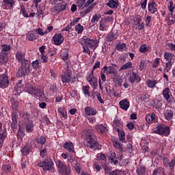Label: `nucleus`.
<instances>
[{
  "label": "nucleus",
  "instance_id": "f257e3e1",
  "mask_svg": "<svg viewBox=\"0 0 175 175\" xmlns=\"http://www.w3.org/2000/svg\"><path fill=\"white\" fill-rule=\"evenodd\" d=\"M82 136L85 137L87 144L86 147L90 150H99V142L92 129H85L82 132Z\"/></svg>",
  "mask_w": 175,
  "mask_h": 175
},
{
  "label": "nucleus",
  "instance_id": "f03ea898",
  "mask_svg": "<svg viewBox=\"0 0 175 175\" xmlns=\"http://www.w3.org/2000/svg\"><path fill=\"white\" fill-rule=\"evenodd\" d=\"M29 68H31V62H25V63H22L18 69L17 77H23L29 75V72H31Z\"/></svg>",
  "mask_w": 175,
  "mask_h": 175
},
{
  "label": "nucleus",
  "instance_id": "7ed1b4c3",
  "mask_svg": "<svg viewBox=\"0 0 175 175\" xmlns=\"http://www.w3.org/2000/svg\"><path fill=\"white\" fill-rule=\"evenodd\" d=\"M154 132L160 136H169L170 135V127L163 124H157Z\"/></svg>",
  "mask_w": 175,
  "mask_h": 175
},
{
  "label": "nucleus",
  "instance_id": "20e7f679",
  "mask_svg": "<svg viewBox=\"0 0 175 175\" xmlns=\"http://www.w3.org/2000/svg\"><path fill=\"white\" fill-rule=\"evenodd\" d=\"M38 166H39V167H42V170L49 172V170H51L53 169L54 162H53L52 159H46L38 163Z\"/></svg>",
  "mask_w": 175,
  "mask_h": 175
},
{
  "label": "nucleus",
  "instance_id": "39448f33",
  "mask_svg": "<svg viewBox=\"0 0 175 175\" xmlns=\"http://www.w3.org/2000/svg\"><path fill=\"white\" fill-rule=\"evenodd\" d=\"M56 166L61 174L62 175H68L70 174V169L66 167V164L64 163L61 160H57L55 161Z\"/></svg>",
  "mask_w": 175,
  "mask_h": 175
},
{
  "label": "nucleus",
  "instance_id": "423d86ee",
  "mask_svg": "<svg viewBox=\"0 0 175 175\" xmlns=\"http://www.w3.org/2000/svg\"><path fill=\"white\" fill-rule=\"evenodd\" d=\"M95 0H88L85 3V6L87 8L83 10L82 12H81V17H85V16H87L88 13H91L92 10H94V8L96 6V3H93Z\"/></svg>",
  "mask_w": 175,
  "mask_h": 175
},
{
  "label": "nucleus",
  "instance_id": "0eeeda50",
  "mask_svg": "<svg viewBox=\"0 0 175 175\" xmlns=\"http://www.w3.org/2000/svg\"><path fill=\"white\" fill-rule=\"evenodd\" d=\"M113 66H104L102 68L103 73H106V75H113V77H117L118 75V70H117V66L116 64H112Z\"/></svg>",
  "mask_w": 175,
  "mask_h": 175
},
{
  "label": "nucleus",
  "instance_id": "6e6552de",
  "mask_svg": "<svg viewBox=\"0 0 175 175\" xmlns=\"http://www.w3.org/2000/svg\"><path fill=\"white\" fill-rule=\"evenodd\" d=\"M15 58L16 61L21 64H25L26 62H30L28 61V59H25V53L21 51H18L15 55Z\"/></svg>",
  "mask_w": 175,
  "mask_h": 175
},
{
  "label": "nucleus",
  "instance_id": "1a4fd4ad",
  "mask_svg": "<svg viewBox=\"0 0 175 175\" xmlns=\"http://www.w3.org/2000/svg\"><path fill=\"white\" fill-rule=\"evenodd\" d=\"M72 79V70L68 69L61 75V80L62 83H69Z\"/></svg>",
  "mask_w": 175,
  "mask_h": 175
},
{
  "label": "nucleus",
  "instance_id": "9d476101",
  "mask_svg": "<svg viewBox=\"0 0 175 175\" xmlns=\"http://www.w3.org/2000/svg\"><path fill=\"white\" fill-rule=\"evenodd\" d=\"M86 80L89 82V84L93 87L94 90H96V88H98V78L95 77L92 75H89L86 77Z\"/></svg>",
  "mask_w": 175,
  "mask_h": 175
},
{
  "label": "nucleus",
  "instance_id": "9b49d317",
  "mask_svg": "<svg viewBox=\"0 0 175 175\" xmlns=\"http://www.w3.org/2000/svg\"><path fill=\"white\" fill-rule=\"evenodd\" d=\"M14 5H16L14 0H3L2 2L3 9L6 10H12Z\"/></svg>",
  "mask_w": 175,
  "mask_h": 175
},
{
  "label": "nucleus",
  "instance_id": "f8f14e48",
  "mask_svg": "<svg viewBox=\"0 0 175 175\" xmlns=\"http://www.w3.org/2000/svg\"><path fill=\"white\" fill-rule=\"evenodd\" d=\"M64 36H62V33H57L53 36V44L55 46H59L64 43Z\"/></svg>",
  "mask_w": 175,
  "mask_h": 175
},
{
  "label": "nucleus",
  "instance_id": "ddd939ff",
  "mask_svg": "<svg viewBox=\"0 0 175 175\" xmlns=\"http://www.w3.org/2000/svg\"><path fill=\"white\" fill-rule=\"evenodd\" d=\"M83 42L81 43V44H83L90 49H93V47H95L96 46V41L90 39L85 36L83 38Z\"/></svg>",
  "mask_w": 175,
  "mask_h": 175
},
{
  "label": "nucleus",
  "instance_id": "4468645a",
  "mask_svg": "<svg viewBox=\"0 0 175 175\" xmlns=\"http://www.w3.org/2000/svg\"><path fill=\"white\" fill-rule=\"evenodd\" d=\"M9 85V78L6 75L0 74V87L1 88H6Z\"/></svg>",
  "mask_w": 175,
  "mask_h": 175
},
{
  "label": "nucleus",
  "instance_id": "2eb2a0df",
  "mask_svg": "<svg viewBox=\"0 0 175 175\" xmlns=\"http://www.w3.org/2000/svg\"><path fill=\"white\" fill-rule=\"evenodd\" d=\"M148 10L151 14H155L158 12V4L154 1L148 3Z\"/></svg>",
  "mask_w": 175,
  "mask_h": 175
},
{
  "label": "nucleus",
  "instance_id": "dca6fc26",
  "mask_svg": "<svg viewBox=\"0 0 175 175\" xmlns=\"http://www.w3.org/2000/svg\"><path fill=\"white\" fill-rule=\"evenodd\" d=\"M142 80V77H140V76H139V73L138 72H133L131 75L130 77L129 78V81H130V83H131V84H133V83H140Z\"/></svg>",
  "mask_w": 175,
  "mask_h": 175
},
{
  "label": "nucleus",
  "instance_id": "f3484780",
  "mask_svg": "<svg viewBox=\"0 0 175 175\" xmlns=\"http://www.w3.org/2000/svg\"><path fill=\"white\" fill-rule=\"evenodd\" d=\"M118 157L114 152H111L108 155V161L111 165H118Z\"/></svg>",
  "mask_w": 175,
  "mask_h": 175
},
{
  "label": "nucleus",
  "instance_id": "a211bd4d",
  "mask_svg": "<svg viewBox=\"0 0 175 175\" xmlns=\"http://www.w3.org/2000/svg\"><path fill=\"white\" fill-rule=\"evenodd\" d=\"M24 124L25 126L26 132L27 133H31L33 132V126H35V125H33V121L32 120L25 121Z\"/></svg>",
  "mask_w": 175,
  "mask_h": 175
},
{
  "label": "nucleus",
  "instance_id": "6ab92c4d",
  "mask_svg": "<svg viewBox=\"0 0 175 175\" xmlns=\"http://www.w3.org/2000/svg\"><path fill=\"white\" fill-rule=\"evenodd\" d=\"M170 89H169V88H165L163 91V96L169 103H172L174 99L170 98Z\"/></svg>",
  "mask_w": 175,
  "mask_h": 175
},
{
  "label": "nucleus",
  "instance_id": "aec40b11",
  "mask_svg": "<svg viewBox=\"0 0 175 175\" xmlns=\"http://www.w3.org/2000/svg\"><path fill=\"white\" fill-rule=\"evenodd\" d=\"M63 147L67 150L70 154H73V152H75V146H73V144L70 142H66Z\"/></svg>",
  "mask_w": 175,
  "mask_h": 175
},
{
  "label": "nucleus",
  "instance_id": "412c9836",
  "mask_svg": "<svg viewBox=\"0 0 175 175\" xmlns=\"http://www.w3.org/2000/svg\"><path fill=\"white\" fill-rule=\"evenodd\" d=\"M33 95L37 99H39V100H44V99H46L44 93H43L40 89L37 88Z\"/></svg>",
  "mask_w": 175,
  "mask_h": 175
},
{
  "label": "nucleus",
  "instance_id": "4be33fe9",
  "mask_svg": "<svg viewBox=\"0 0 175 175\" xmlns=\"http://www.w3.org/2000/svg\"><path fill=\"white\" fill-rule=\"evenodd\" d=\"M119 103L120 109H122V110H128V109H129V106H131L128 99L122 100Z\"/></svg>",
  "mask_w": 175,
  "mask_h": 175
},
{
  "label": "nucleus",
  "instance_id": "5701e85b",
  "mask_svg": "<svg viewBox=\"0 0 175 175\" xmlns=\"http://www.w3.org/2000/svg\"><path fill=\"white\" fill-rule=\"evenodd\" d=\"M38 38L39 36L33 31L29 33L26 36V39H27V40H29V42H34V40H36V39H38Z\"/></svg>",
  "mask_w": 175,
  "mask_h": 175
},
{
  "label": "nucleus",
  "instance_id": "b1692460",
  "mask_svg": "<svg viewBox=\"0 0 175 175\" xmlns=\"http://www.w3.org/2000/svg\"><path fill=\"white\" fill-rule=\"evenodd\" d=\"M122 125L123 123L121 120H119V118L117 117L115 118L112 124L113 128H115L117 131V128H122Z\"/></svg>",
  "mask_w": 175,
  "mask_h": 175
},
{
  "label": "nucleus",
  "instance_id": "393cba45",
  "mask_svg": "<svg viewBox=\"0 0 175 175\" xmlns=\"http://www.w3.org/2000/svg\"><path fill=\"white\" fill-rule=\"evenodd\" d=\"M16 136L19 140H23V138L25 136V130L21 126H19Z\"/></svg>",
  "mask_w": 175,
  "mask_h": 175
},
{
  "label": "nucleus",
  "instance_id": "a878e982",
  "mask_svg": "<svg viewBox=\"0 0 175 175\" xmlns=\"http://www.w3.org/2000/svg\"><path fill=\"white\" fill-rule=\"evenodd\" d=\"M107 5L111 9H117L118 8V0H109Z\"/></svg>",
  "mask_w": 175,
  "mask_h": 175
},
{
  "label": "nucleus",
  "instance_id": "bb28decb",
  "mask_svg": "<svg viewBox=\"0 0 175 175\" xmlns=\"http://www.w3.org/2000/svg\"><path fill=\"white\" fill-rule=\"evenodd\" d=\"M116 131L118 133L120 142H122V143H126V141L125 140V133L122 131V130H120V128H117Z\"/></svg>",
  "mask_w": 175,
  "mask_h": 175
},
{
  "label": "nucleus",
  "instance_id": "cd10ccee",
  "mask_svg": "<svg viewBox=\"0 0 175 175\" xmlns=\"http://www.w3.org/2000/svg\"><path fill=\"white\" fill-rule=\"evenodd\" d=\"M96 129L97 132H98V133H101V135H103V133H106V132H107V128L103 126V124H98L96 126Z\"/></svg>",
  "mask_w": 175,
  "mask_h": 175
},
{
  "label": "nucleus",
  "instance_id": "c85d7f7f",
  "mask_svg": "<svg viewBox=\"0 0 175 175\" xmlns=\"http://www.w3.org/2000/svg\"><path fill=\"white\" fill-rule=\"evenodd\" d=\"M8 53H0V64H8Z\"/></svg>",
  "mask_w": 175,
  "mask_h": 175
},
{
  "label": "nucleus",
  "instance_id": "c756f323",
  "mask_svg": "<svg viewBox=\"0 0 175 175\" xmlns=\"http://www.w3.org/2000/svg\"><path fill=\"white\" fill-rule=\"evenodd\" d=\"M155 113H152L146 115V121L148 124H151L153 121H155Z\"/></svg>",
  "mask_w": 175,
  "mask_h": 175
},
{
  "label": "nucleus",
  "instance_id": "7c9ffc66",
  "mask_svg": "<svg viewBox=\"0 0 175 175\" xmlns=\"http://www.w3.org/2000/svg\"><path fill=\"white\" fill-rule=\"evenodd\" d=\"M108 29L109 26L107 25V23L106 22V21L101 20L100 21V31H107Z\"/></svg>",
  "mask_w": 175,
  "mask_h": 175
},
{
  "label": "nucleus",
  "instance_id": "2f4dec72",
  "mask_svg": "<svg viewBox=\"0 0 175 175\" xmlns=\"http://www.w3.org/2000/svg\"><path fill=\"white\" fill-rule=\"evenodd\" d=\"M174 54L169 52H166L164 54V58L166 61L172 62L174 61Z\"/></svg>",
  "mask_w": 175,
  "mask_h": 175
},
{
  "label": "nucleus",
  "instance_id": "473e14b6",
  "mask_svg": "<svg viewBox=\"0 0 175 175\" xmlns=\"http://www.w3.org/2000/svg\"><path fill=\"white\" fill-rule=\"evenodd\" d=\"M85 2L87 0H78L77 2V5H78V8L83 10V9H87V5H85Z\"/></svg>",
  "mask_w": 175,
  "mask_h": 175
},
{
  "label": "nucleus",
  "instance_id": "72a5a7b5",
  "mask_svg": "<svg viewBox=\"0 0 175 175\" xmlns=\"http://www.w3.org/2000/svg\"><path fill=\"white\" fill-rule=\"evenodd\" d=\"M21 152L24 157H27V155H29V152H31V148H29V146H25L21 150Z\"/></svg>",
  "mask_w": 175,
  "mask_h": 175
},
{
  "label": "nucleus",
  "instance_id": "f704fd0d",
  "mask_svg": "<svg viewBox=\"0 0 175 175\" xmlns=\"http://www.w3.org/2000/svg\"><path fill=\"white\" fill-rule=\"evenodd\" d=\"M38 88L36 87H33L29 85H27L26 86V91L29 94H31V95H33Z\"/></svg>",
  "mask_w": 175,
  "mask_h": 175
},
{
  "label": "nucleus",
  "instance_id": "c9c22d12",
  "mask_svg": "<svg viewBox=\"0 0 175 175\" xmlns=\"http://www.w3.org/2000/svg\"><path fill=\"white\" fill-rule=\"evenodd\" d=\"M136 173L137 175H144L146 173V167L139 165L136 169Z\"/></svg>",
  "mask_w": 175,
  "mask_h": 175
},
{
  "label": "nucleus",
  "instance_id": "e433bc0d",
  "mask_svg": "<svg viewBox=\"0 0 175 175\" xmlns=\"http://www.w3.org/2000/svg\"><path fill=\"white\" fill-rule=\"evenodd\" d=\"M158 83V81L157 80H150V79H148L146 81V84L148 85V87H149V88H154L155 85H157V84Z\"/></svg>",
  "mask_w": 175,
  "mask_h": 175
},
{
  "label": "nucleus",
  "instance_id": "4c0bfd02",
  "mask_svg": "<svg viewBox=\"0 0 175 175\" xmlns=\"http://www.w3.org/2000/svg\"><path fill=\"white\" fill-rule=\"evenodd\" d=\"M31 66L36 70H38V69H39L42 66V64L40 62H39L38 59H36V60L32 62Z\"/></svg>",
  "mask_w": 175,
  "mask_h": 175
},
{
  "label": "nucleus",
  "instance_id": "58836bf2",
  "mask_svg": "<svg viewBox=\"0 0 175 175\" xmlns=\"http://www.w3.org/2000/svg\"><path fill=\"white\" fill-rule=\"evenodd\" d=\"M113 147L115 148H118V150H123L124 147H122V144L118 142V139H115L113 140Z\"/></svg>",
  "mask_w": 175,
  "mask_h": 175
},
{
  "label": "nucleus",
  "instance_id": "ea45409f",
  "mask_svg": "<svg viewBox=\"0 0 175 175\" xmlns=\"http://www.w3.org/2000/svg\"><path fill=\"white\" fill-rule=\"evenodd\" d=\"M10 103L12 104L11 107H12V110H17V107H18V102L17 100H14V98H11Z\"/></svg>",
  "mask_w": 175,
  "mask_h": 175
},
{
  "label": "nucleus",
  "instance_id": "a19ab883",
  "mask_svg": "<svg viewBox=\"0 0 175 175\" xmlns=\"http://www.w3.org/2000/svg\"><path fill=\"white\" fill-rule=\"evenodd\" d=\"M83 94L85 96H91V92H90V86L85 85L82 87Z\"/></svg>",
  "mask_w": 175,
  "mask_h": 175
},
{
  "label": "nucleus",
  "instance_id": "79ce46f5",
  "mask_svg": "<svg viewBox=\"0 0 175 175\" xmlns=\"http://www.w3.org/2000/svg\"><path fill=\"white\" fill-rule=\"evenodd\" d=\"M164 117H165L167 121H170L173 118V111L170 110L164 113Z\"/></svg>",
  "mask_w": 175,
  "mask_h": 175
},
{
  "label": "nucleus",
  "instance_id": "37998d69",
  "mask_svg": "<svg viewBox=\"0 0 175 175\" xmlns=\"http://www.w3.org/2000/svg\"><path fill=\"white\" fill-rule=\"evenodd\" d=\"M100 17H102L100 14L94 15L91 19V23H92V24H96V23L99 21Z\"/></svg>",
  "mask_w": 175,
  "mask_h": 175
},
{
  "label": "nucleus",
  "instance_id": "c03bdc74",
  "mask_svg": "<svg viewBox=\"0 0 175 175\" xmlns=\"http://www.w3.org/2000/svg\"><path fill=\"white\" fill-rule=\"evenodd\" d=\"M167 9L170 12V13H174V9H175V5L173 3V1H170L168 5H167Z\"/></svg>",
  "mask_w": 175,
  "mask_h": 175
},
{
  "label": "nucleus",
  "instance_id": "a18cd8bd",
  "mask_svg": "<svg viewBox=\"0 0 175 175\" xmlns=\"http://www.w3.org/2000/svg\"><path fill=\"white\" fill-rule=\"evenodd\" d=\"M116 50L118 51H125L126 50V44L123 43L116 45Z\"/></svg>",
  "mask_w": 175,
  "mask_h": 175
},
{
  "label": "nucleus",
  "instance_id": "49530a36",
  "mask_svg": "<svg viewBox=\"0 0 175 175\" xmlns=\"http://www.w3.org/2000/svg\"><path fill=\"white\" fill-rule=\"evenodd\" d=\"M38 144H41V146L44 145V143H46V137L42 135L40 138H36V139Z\"/></svg>",
  "mask_w": 175,
  "mask_h": 175
},
{
  "label": "nucleus",
  "instance_id": "de8ad7c7",
  "mask_svg": "<svg viewBox=\"0 0 175 175\" xmlns=\"http://www.w3.org/2000/svg\"><path fill=\"white\" fill-rule=\"evenodd\" d=\"M116 39H117V38L113 34V32H109L106 38L107 42H113V40H116Z\"/></svg>",
  "mask_w": 175,
  "mask_h": 175
},
{
  "label": "nucleus",
  "instance_id": "09e8293b",
  "mask_svg": "<svg viewBox=\"0 0 175 175\" xmlns=\"http://www.w3.org/2000/svg\"><path fill=\"white\" fill-rule=\"evenodd\" d=\"M133 65V64H132V62H129L120 68V70H125L126 69H131V68H132Z\"/></svg>",
  "mask_w": 175,
  "mask_h": 175
},
{
  "label": "nucleus",
  "instance_id": "8fccbe9b",
  "mask_svg": "<svg viewBox=\"0 0 175 175\" xmlns=\"http://www.w3.org/2000/svg\"><path fill=\"white\" fill-rule=\"evenodd\" d=\"M51 12H53V13H56V14H59V13H61V10L59 8V4L57 3L56 4L52 9H51Z\"/></svg>",
  "mask_w": 175,
  "mask_h": 175
},
{
  "label": "nucleus",
  "instance_id": "3c124183",
  "mask_svg": "<svg viewBox=\"0 0 175 175\" xmlns=\"http://www.w3.org/2000/svg\"><path fill=\"white\" fill-rule=\"evenodd\" d=\"M34 32H36V35H40V36H44L46 35V31H43V29L40 27L34 29Z\"/></svg>",
  "mask_w": 175,
  "mask_h": 175
},
{
  "label": "nucleus",
  "instance_id": "603ef678",
  "mask_svg": "<svg viewBox=\"0 0 175 175\" xmlns=\"http://www.w3.org/2000/svg\"><path fill=\"white\" fill-rule=\"evenodd\" d=\"M60 57L63 61H68L69 59V53L64 51L61 53Z\"/></svg>",
  "mask_w": 175,
  "mask_h": 175
},
{
  "label": "nucleus",
  "instance_id": "864d4df0",
  "mask_svg": "<svg viewBox=\"0 0 175 175\" xmlns=\"http://www.w3.org/2000/svg\"><path fill=\"white\" fill-rule=\"evenodd\" d=\"M1 53H8V51H10V45L8 44H2L1 45Z\"/></svg>",
  "mask_w": 175,
  "mask_h": 175
},
{
  "label": "nucleus",
  "instance_id": "5fc2aeb1",
  "mask_svg": "<svg viewBox=\"0 0 175 175\" xmlns=\"http://www.w3.org/2000/svg\"><path fill=\"white\" fill-rule=\"evenodd\" d=\"M149 49L147 47V44H143L139 47V51L140 53H147Z\"/></svg>",
  "mask_w": 175,
  "mask_h": 175
},
{
  "label": "nucleus",
  "instance_id": "6e6d98bb",
  "mask_svg": "<svg viewBox=\"0 0 175 175\" xmlns=\"http://www.w3.org/2000/svg\"><path fill=\"white\" fill-rule=\"evenodd\" d=\"M172 66H173V62H168L165 64V72L166 73L169 72V70L172 69Z\"/></svg>",
  "mask_w": 175,
  "mask_h": 175
},
{
  "label": "nucleus",
  "instance_id": "4d7b16f0",
  "mask_svg": "<svg viewBox=\"0 0 175 175\" xmlns=\"http://www.w3.org/2000/svg\"><path fill=\"white\" fill-rule=\"evenodd\" d=\"M84 29V27L81 25V24L78 23L75 26V31L77 32V33H81Z\"/></svg>",
  "mask_w": 175,
  "mask_h": 175
},
{
  "label": "nucleus",
  "instance_id": "13d9d810",
  "mask_svg": "<svg viewBox=\"0 0 175 175\" xmlns=\"http://www.w3.org/2000/svg\"><path fill=\"white\" fill-rule=\"evenodd\" d=\"M151 18H152V16H148L145 18V23H146V27H151V25H152V23H151Z\"/></svg>",
  "mask_w": 175,
  "mask_h": 175
},
{
  "label": "nucleus",
  "instance_id": "bf43d9fd",
  "mask_svg": "<svg viewBox=\"0 0 175 175\" xmlns=\"http://www.w3.org/2000/svg\"><path fill=\"white\" fill-rule=\"evenodd\" d=\"M59 7L60 8V12H64V10H66V8H68V3L66 2H62L59 3Z\"/></svg>",
  "mask_w": 175,
  "mask_h": 175
},
{
  "label": "nucleus",
  "instance_id": "052dcab7",
  "mask_svg": "<svg viewBox=\"0 0 175 175\" xmlns=\"http://www.w3.org/2000/svg\"><path fill=\"white\" fill-rule=\"evenodd\" d=\"M2 169L5 173H9L12 170V166L10 165H4L2 166Z\"/></svg>",
  "mask_w": 175,
  "mask_h": 175
},
{
  "label": "nucleus",
  "instance_id": "680f3d73",
  "mask_svg": "<svg viewBox=\"0 0 175 175\" xmlns=\"http://www.w3.org/2000/svg\"><path fill=\"white\" fill-rule=\"evenodd\" d=\"M82 47L83 49V52L85 54H88V55H91V50H90L89 46H87L86 45L82 44Z\"/></svg>",
  "mask_w": 175,
  "mask_h": 175
},
{
  "label": "nucleus",
  "instance_id": "e2e57ef3",
  "mask_svg": "<svg viewBox=\"0 0 175 175\" xmlns=\"http://www.w3.org/2000/svg\"><path fill=\"white\" fill-rule=\"evenodd\" d=\"M147 66V63L146 62V60H142L141 62H140V64H139V70H144V69H146Z\"/></svg>",
  "mask_w": 175,
  "mask_h": 175
},
{
  "label": "nucleus",
  "instance_id": "0e129e2a",
  "mask_svg": "<svg viewBox=\"0 0 175 175\" xmlns=\"http://www.w3.org/2000/svg\"><path fill=\"white\" fill-rule=\"evenodd\" d=\"M21 13L23 14L24 17H28V12H27V10L25 9V7L24 5L21 6Z\"/></svg>",
  "mask_w": 175,
  "mask_h": 175
},
{
  "label": "nucleus",
  "instance_id": "69168bd1",
  "mask_svg": "<svg viewBox=\"0 0 175 175\" xmlns=\"http://www.w3.org/2000/svg\"><path fill=\"white\" fill-rule=\"evenodd\" d=\"M97 159H98V161H106V154H105V153H100L97 155Z\"/></svg>",
  "mask_w": 175,
  "mask_h": 175
},
{
  "label": "nucleus",
  "instance_id": "338daca9",
  "mask_svg": "<svg viewBox=\"0 0 175 175\" xmlns=\"http://www.w3.org/2000/svg\"><path fill=\"white\" fill-rule=\"evenodd\" d=\"M103 167L105 170V174H110V172H111V169L106 164L103 165Z\"/></svg>",
  "mask_w": 175,
  "mask_h": 175
},
{
  "label": "nucleus",
  "instance_id": "774afa93",
  "mask_svg": "<svg viewBox=\"0 0 175 175\" xmlns=\"http://www.w3.org/2000/svg\"><path fill=\"white\" fill-rule=\"evenodd\" d=\"M96 114V110H85L86 116H95Z\"/></svg>",
  "mask_w": 175,
  "mask_h": 175
}]
</instances>
